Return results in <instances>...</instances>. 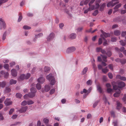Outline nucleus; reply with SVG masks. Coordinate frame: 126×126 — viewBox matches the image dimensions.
<instances>
[{"mask_svg":"<svg viewBox=\"0 0 126 126\" xmlns=\"http://www.w3.org/2000/svg\"><path fill=\"white\" fill-rule=\"evenodd\" d=\"M55 37L54 34L53 32L51 33L47 38V40L50 42L53 40Z\"/></svg>","mask_w":126,"mask_h":126,"instance_id":"obj_4","label":"nucleus"},{"mask_svg":"<svg viewBox=\"0 0 126 126\" xmlns=\"http://www.w3.org/2000/svg\"><path fill=\"white\" fill-rule=\"evenodd\" d=\"M94 59H93V61H92V64L93 66V68H94V71H95L97 69V67L95 64L94 63Z\"/></svg>","mask_w":126,"mask_h":126,"instance_id":"obj_24","label":"nucleus"},{"mask_svg":"<svg viewBox=\"0 0 126 126\" xmlns=\"http://www.w3.org/2000/svg\"><path fill=\"white\" fill-rule=\"evenodd\" d=\"M19 17L18 18V22H20L22 19V16L21 14V13H19Z\"/></svg>","mask_w":126,"mask_h":126,"instance_id":"obj_39","label":"nucleus"},{"mask_svg":"<svg viewBox=\"0 0 126 126\" xmlns=\"http://www.w3.org/2000/svg\"><path fill=\"white\" fill-rule=\"evenodd\" d=\"M92 90V88L91 87H90L87 90L86 92L87 94H86V96H85L84 95H83V97L84 98L86 97V96Z\"/></svg>","mask_w":126,"mask_h":126,"instance_id":"obj_32","label":"nucleus"},{"mask_svg":"<svg viewBox=\"0 0 126 126\" xmlns=\"http://www.w3.org/2000/svg\"><path fill=\"white\" fill-rule=\"evenodd\" d=\"M108 75L109 78L110 79H111L113 78V75L112 73H108Z\"/></svg>","mask_w":126,"mask_h":126,"instance_id":"obj_55","label":"nucleus"},{"mask_svg":"<svg viewBox=\"0 0 126 126\" xmlns=\"http://www.w3.org/2000/svg\"><path fill=\"white\" fill-rule=\"evenodd\" d=\"M28 109V107L27 106H25L23 107H22L18 111L20 113L25 112Z\"/></svg>","mask_w":126,"mask_h":126,"instance_id":"obj_11","label":"nucleus"},{"mask_svg":"<svg viewBox=\"0 0 126 126\" xmlns=\"http://www.w3.org/2000/svg\"><path fill=\"white\" fill-rule=\"evenodd\" d=\"M43 35V34L42 33H40L38 34H36L35 35V38H34L33 39V41L35 42L36 41V40L35 39H37L38 38L40 37H41Z\"/></svg>","mask_w":126,"mask_h":126,"instance_id":"obj_20","label":"nucleus"},{"mask_svg":"<svg viewBox=\"0 0 126 126\" xmlns=\"http://www.w3.org/2000/svg\"><path fill=\"white\" fill-rule=\"evenodd\" d=\"M95 0H91V1L89 3V5L90 8L92 7L93 5H92V4L95 1Z\"/></svg>","mask_w":126,"mask_h":126,"instance_id":"obj_44","label":"nucleus"},{"mask_svg":"<svg viewBox=\"0 0 126 126\" xmlns=\"http://www.w3.org/2000/svg\"><path fill=\"white\" fill-rule=\"evenodd\" d=\"M121 5L122 4L120 3L117 4L114 8V9H118L119 8L121 7Z\"/></svg>","mask_w":126,"mask_h":126,"instance_id":"obj_49","label":"nucleus"},{"mask_svg":"<svg viewBox=\"0 0 126 126\" xmlns=\"http://www.w3.org/2000/svg\"><path fill=\"white\" fill-rule=\"evenodd\" d=\"M98 13V11L97 10H96L94 11V12L93 13V14L94 16H95Z\"/></svg>","mask_w":126,"mask_h":126,"instance_id":"obj_58","label":"nucleus"},{"mask_svg":"<svg viewBox=\"0 0 126 126\" xmlns=\"http://www.w3.org/2000/svg\"><path fill=\"white\" fill-rule=\"evenodd\" d=\"M106 6V4L105 3H103L102 5L100 7V11H102L104 7Z\"/></svg>","mask_w":126,"mask_h":126,"instance_id":"obj_38","label":"nucleus"},{"mask_svg":"<svg viewBox=\"0 0 126 126\" xmlns=\"http://www.w3.org/2000/svg\"><path fill=\"white\" fill-rule=\"evenodd\" d=\"M50 82V84L51 85H54L56 82V80L55 78H54L53 79L50 80L49 81Z\"/></svg>","mask_w":126,"mask_h":126,"instance_id":"obj_25","label":"nucleus"},{"mask_svg":"<svg viewBox=\"0 0 126 126\" xmlns=\"http://www.w3.org/2000/svg\"><path fill=\"white\" fill-rule=\"evenodd\" d=\"M116 78L118 79H119L121 80L124 81L125 80H126V78L124 77H121L120 75H118L116 76Z\"/></svg>","mask_w":126,"mask_h":126,"instance_id":"obj_21","label":"nucleus"},{"mask_svg":"<svg viewBox=\"0 0 126 126\" xmlns=\"http://www.w3.org/2000/svg\"><path fill=\"white\" fill-rule=\"evenodd\" d=\"M47 79L49 81L53 79L54 78L53 75L51 74H50L49 75H47L46 76Z\"/></svg>","mask_w":126,"mask_h":126,"instance_id":"obj_15","label":"nucleus"},{"mask_svg":"<svg viewBox=\"0 0 126 126\" xmlns=\"http://www.w3.org/2000/svg\"><path fill=\"white\" fill-rule=\"evenodd\" d=\"M103 80L104 82H105L107 80V77L105 76H104L103 77Z\"/></svg>","mask_w":126,"mask_h":126,"instance_id":"obj_54","label":"nucleus"},{"mask_svg":"<svg viewBox=\"0 0 126 126\" xmlns=\"http://www.w3.org/2000/svg\"><path fill=\"white\" fill-rule=\"evenodd\" d=\"M36 87L37 89L39 90L41 89V86L40 84L37 83L36 85Z\"/></svg>","mask_w":126,"mask_h":126,"instance_id":"obj_37","label":"nucleus"},{"mask_svg":"<svg viewBox=\"0 0 126 126\" xmlns=\"http://www.w3.org/2000/svg\"><path fill=\"white\" fill-rule=\"evenodd\" d=\"M23 28L25 30H29L31 28L30 27L27 25L24 26L23 27Z\"/></svg>","mask_w":126,"mask_h":126,"instance_id":"obj_53","label":"nucleus"},{"mask_svg":"<svg viewBox=\"0 0 126 126\" xmlns=\"http://www.w3.org/2000/svg\"><path fill=\"white\" fill-rule=\"evenodd\" d=\"M22 96V95L19 93H17L16 94V96L17 98H20Z\"/></svg>","mask_w":126,"mask_h":126,"instance_id":"obj_46","label":"nucleus"},{"mask_svg":"<svg viewBox=\"0 0 126 126\" xmlns=\"http://www.w3.org/2000/svg\"><path fill=\"white\" fill-rule=\"evenodd\" d=\"M77 36L76 34L75 33H73L70 34L69 36V38L72 39H75Z\"/></svg>","mask_w":126,"mask_h":126,"instance_id":"obj_17","label":"nucleus"},{"mask_svg":"<svg viewBox=\"0 0 126 126\" xmlns=\"http://www.w3.org/2000/svg\"><path fill=\"white\" fill-rule=\"evenodd\" d=\"M6 84V83L5 81H3L1 82H0V88H4Z\"/></svg>","mask_w":126,"mask_h":126,"instance_id":"obj_29","label":"nucleus"},{"mask_svg":"<svg viewBox=\"0 0 126 126\" xmlns=\"http://www.w3.org/2000/svg\"><path fill=\"white\" fill-rule=\"evenodd\" d=\"M107 88V91L108 93H110L112 91V89L111 88V85L109 83H107L106 84Z\"/></svg>","mask_w":126,"mask_h":126,"instance_id":"obj_8","label":"nucleus"},{"mask_svg":"<svg viewBox=\"0 0 126 126\" xmlns=\"http://www.w3.org/2000/svg\"><path fill=\"white\" fill-rule=\"evenodd\" d=\"M15 64V63L14 62H13L10 63V67H12Z\"/></svg>","mask_w":126,"mask_h":126,"instance_id":"obj_59","label":"nucleus"},{"mask_svg":"<svg viewBox=\"0 0 126 126\" xmlns=\"http://www.w3.org/2000/svg\"><path fill=\"white\" fill-rule=\"evenodd\" d=\"M122 107V104L120 103L119 102L117 101L116 109L118 110H120Z\"/></svg>","mask_w":126,"mask_h":126,"instance_id":"obj_18","label":"nucleus"},{"mask_svg":"<svg viewBox=\"0 0 126 126\" xmlns=\"http://www.w3.org/2000/svg\"><path fill=\"white\" fill-rule=\"evenodd\" d=\"M101 32L102 34L100 35V36L103 38H104V36L105 38L109 37L110 36V34L109 33H106L102 31H101Z\"/></svg>","mask_w":126,"mask_h":126,"instance_id":"obj_10","label":"nucleus"},{"mask_svg":"<svg viewBox=\"0 0 126 126\" xmlns=\"http://www.w3.org/2000/svg\"><path fill=\"white\" fill-rule=\"evenodd\" d=\"M120 44L122 46H125L126 44V40L124 41L123 40H121L120 41Z\"/></svg>","mask_w":126,"mask_h":126,"instance_id":"obj_28","label":"nucleus"},{"mask_svg":"<svg viewBox=\"0 0 126 126\" xmlns=\"http://www.w3.org/2000/svg\"><path fill=\"white\" fill-rule=\"evenodd\" d=\"M8 0H0V6L3 3L7 2Z\"/></svg>","mask_w":126,"mask_h":126,"instance_id":"obj_47","label":"nucleus"},{"mask_svg":"<svg viewBox=\"0 0 126 126\" xmlns=\"http://www.w3.org/2000/svg\"><path fill=\"white\" fill-rule=\"evenodd\" d=\"M55 89H51L49 92L50 94H53L55 92Z\"/></svg>","mask_w":126,"mask_h":126,"instance_id":"obj_51","label":"nucleus"},{"mask_svg":"<svg viewBox=\"0 0 126 126\" xmlns=\"http://www.w3.org/2000/svg\"><path fill=\"white\" fill-rule=\"evenodd\" d=\"M50 86L48 85H46L44 87V89L43 88L42 89V92H47L50 89Z\"/></svg>","mask_w":126,"mask_h":126,"instance_id":"obj_7","label":"nucleus"},{"mask_svg":"<svg viewBox=\"0 0 126 126\" xmlns=\"http://www.w3.org/2000/svg\"><path fill=\"white\" fill-rule=\"evenodd\" d=\"M115 61L118 62H120L122 64L125 63H126V60H123V62H122L121 60L119 58H117L115 60Z\"/></svg>","mask_w":126,"mask_h":126,"instance_id":"obj_23","label":"nucleus"},{"mask_svg":"<svg viewBox=\"0 0 126 126\" xmlns=\"http://www.w3.org/2000/svg\"><path fill=\"white\" fill-rule=\"evenodd\" d=\"M103 99L104 102H105L106 103H107L109 105L110 104L109 102L107 101L106 98L105 96L104 97Z\"/></svg>","mask_w":126,"mask_h":126,"instance_id":"obj_60","label":"nucleus"},{"mask_svg":"<svg viewBox=\"0 0 126 126\" xmlns=\"http://www.w3.org/2000/svg\"><path fill=\"white\" fill-rule=\"evenodd\" d=\"M101 56L102 57L103 61L105 62H107V60L106 59L107 56L105 55H101Z\"/></svg>","mask_w":126,"mask_h":126,"instance_id":"obj_31","label":"nucleus"},{"mask_svg":"<svg viewBox=\"0 0 126 126\" xmlns=\"http://www.w3.org/2000/svg\"><path fill=\"white\" fill-rule=\"evenodd\" d=\"M30 76V74L29 73L27 74L26 75L24 74H22L20 76L18 79L19 80H22L24 79H27L29 78Z\"/></svg>","mask_w":126,"mask_h":126,"instance_id":"obj_3","label":"nucleus"},{"mask_svg":"<svg viewBox=\"0 0 126 126\" xmlns=\"http://www.w3.org/2000/svg\"><path fill=\"white\" fill-rule=\"evenodd\" d=\"M14 109L13 108L11 109L9 111V114L10 115L12 114L13 112L14 111Z\"/></svg>","mask_w":126,"mask_h":126,"instance_id":"obj_61","label":"nucleus"},{"mask_svg":"<svg viewBox=\"0 0 126 126\" xmlns=\"http://www.w3.org/2000/svg\"><path fill=\"white\" fill-rule=\"evenodd\" d=\"M103 39L104 40V41L103 42V45L104 46H106L108 45V44L107 42V41L104 38H103Z\"/></svg>","mask_w":126,"mask_h":126,"instance_id":"obj_63","label":"nucleus"},{"mask_svg":"<svg viewBox=\"0 0 126 126\" xmlns=\"http://www.w3.org/2000/svg\"><path fill=\"white\" fill-rule=\"evenodd\" d=\"M43 121L47 126V125H47V124L49 121V120L48 119L46 118H44L43 120Z\"/></svg>","mask_w":126,"mask_h":126,"instance_id":"obj_26","label":"nucleus"},{"mask_svg":"<svg viewBox=\"0 0 126 126\" xmlns=\"http://www.w3.org/2000/svg\"><path fill=\"white\" fill-rule=\"evenodd\" d=\"M9 65L8 64H5L3 66L4 67L5 69H6L7 71H9L10 70L9 69Z\"/></svg>","mask_w":126,"mask_h":126,"instance_id":"obj_33","label":"nucleus"},{"mask_svg":"<svg viewBox=\"0 0 126 126\" xmlns=\"http://www.w3.org/2000/svg\"><path fill=\"white\" fill-rule=\"evenodd\" d=\"M76 50L75 47H70L67 48L66 52L68 53H71L74 51Z\"/></svg>","mask_w":126,"mask_h":126,"instance_id":"obj_6","label":"nucleus"},{"mask_svg":"<svg viewBox=\"0 0 126 126\" xmlns=\"http://www.w3.org/2000/svg\"><path fill=\"white\" fill-rule=\"evenodd\" d=\"M88 69V68L87 67L84 68L82 71V74L83 75L85 74L87 72Z\"/></svg>","mask_w":126,"mask_h":126,"instance_id":"obj_34","label":"nucleus"},{"mask_svg":"<svg viewBox=\"0 0 126 126\" xmlns=\"http://www.w3.org/2000/svg\"><path fill=\"white\" fill-rule=\"evenodd\" d=\"M117 40V38L116 37H113L111 38V41L112 42H116Z\"/></svg>","mask_w":126,"mask_h":126,"instance_id":"obj_56","label":"nucleus"},{"mask_svg":"<svg viewBox=\"0 0 126 126\" xmlns=\"http://www.w3.org/2000/svg\"><path fill=\"white\" fill-rule=\"evenodd\" d=\"M11 75L14 77H16V76L17 74V72L16 70L15 69H12L11 71Z\"/></svg>","mask_w":126,"mask_h":126,"instance_id":"obj_16","label":"nucleus"},{"mask_svg":"<svg viewBox=\"0 0 126 126\" xmlns=\"http://www.w3.org/2000/svg\"><path fill=\"white\" fill-rule=\"evenodd\" d=\"M120 93V90H118V91L114 94V96L115 97H117L119 96Z\"/></svg>","mask_w":126,"mask_h":126,"instance_id":"obj_22","label":"nucleus"},{"mask_svg":"<svg viewBox=\"0 0 126 126\" xmlns=\"http://www.w3.org/2000/svg\"><path fill=\"white\" fill-rule=\"evenodd\" d=\"M102 39L101 38H99L98 41V44L100 45L102 43Z\"/></svg>","mask_w":126,"mask_h":126,"instance_id":"obj_57","label":"nucleus"},{"mask_svg":"<svg viewBox=\"0 0 126 126\" xmlns=\"http://www.w3.org/2000/svg\"><path fill=\"white\" fill-rule=\"evenodd\" d=\"M31 93L29 94H26L24 96L25 99H27L28 97L32 98L34 97L35 95V93L36 92V90L34 88H32L30 89Z\"/></svg>","mask_w":126,"mask_h":126,"instance_id":"obj_1","label":"nucleus"},{"mask_svg":"<svg viewBox=\"0 0 126 126\" xmlns=\"http://www.w3.org/2000/svg\"><path fill=\"white\" fill-rule=\"evenodd\" d=\"M92 81L91 80H89L86 82V84L88 85H91L92 84Z\"/></svg>","mask_w":126,"mask_h":126,"instance_id":"obj_43","label":"nucleus"},{"mask_svg":"<svg viewBox=\"0 0 126 126\" xmlns=\"http://www.w3.org/2000/svg\"><path fill=\"white\" fill-rule=\"evenodd\" d=\"M6 24L4 20L2 18H0V29H1L2 27L4 28Z\"/></svg>","mask_w":126,"mask_h":126,"instance_id":"obj_5","label":"nucleus"},{"mask_svg":"<svg viewBox=\"0 0 126 126\" xmlns=\"http://www.w3.org/2000/svg\"><path fill=\"white\" fill-rule=\"evenodd\" d=\"M119 2V1L117 2L116 3H113L111 1L109 2L107 4V6L108 7H109L110 6L113 7L116 4L118 3Z\"/></svg>","mask_w":126,"mask_h":126,"instance_id":"obj_14","label":"nucleus"},{"mask_svg":"<svg viewBox=\"0 0 126 126\" xmlns=\"http://www.w3.org/2000/svg\"><path fill=\"white\" fill-rule=\"evenodd\" d=\"M38 82L41 84L44 83L45 81V79L43 77H40L38 78L37 80Z\"/></svg>","mask_w":126,"mask_h":126,"instance_id":"obj_13","label":"nucleus"},{"mask_svg":"<svg viewBox=\"0 0 126 126\" xmlns=\"http://www.w3.org/2000/svg\"><path fill=\"white\" fill-rule=\"evenodd\" d=\"M27 105H30L33 104L34 103V102L32 100H28L27 101Z\"/></svg>","mask_w":126,"mask_h":126,"instance_id":"obj_50","label":"nucleus"},{"mask_svg":"<svg viewBox=\"0 0 126 126\" xmlns=\"http://www.w3.org/2000/svg\"><path fill=\"white\" fill-rule=\"evenodd\" d=\"M120 32L119 30H115L114 32V34L116 36H118L120 35Z\"/></svg>","mask_w":126,"mask_h":126,"instance_id":"obj_30","label":"nucleus"},{"mask_svg":"<svg viewBox=\"0 0 126 126\" xmlns=\"http://www.w3.org/2000/svg\"><path fill=\"white\" fill-rule=\"evenodd\" d=\"M97 90L100 93L102 92V89L99 85L97 86Z\"/></svg>","mask_w":126,"mask_h":126,"instance_id":"obj_42","label":"nucleus"},{"mask_svg":"<svg viewBox=\"0 0 126 126\" xmlns=\"http://www.w3.org/2000/svg\"><path fill=\"white\" fill-rule=\"evenodd\" d=\"M102 48L100 47H97L95 49V51L97 52H101L102 50Z\"/></svg>","mask_w":126,"mask_h":126,"instance_id":"obj_48","label":"nucleus"},{"mask_svg":"<svg viewBox=\"0 0 126 126\" xmlns=\"http://www.w3.org/2000/svg\"><path fill=\"white\" fill-rule=\"evenodd\" d=\"M109 67L110 69L112 70L113 69V65L112 64L109 65Z\"/></svg>","mask_w":126,"mask_h":126,"instance_id":"obj_62","label":"nucleus"},{"mask_svg":"<svg viewBox=\"0 0 126 126\" xmlns=\"http://www.w3.org/2000/svg\"><path fill=\"white\" fill-rule=\"evenodd\" d=\"M50 70L49 67H45L44 68V70L45 72H48Z\"/></svg>","mask_w":126,"mask_h":126,"instance_id":"obj_45","label":"nucleus"},{"mask_svg":"<svg viewBox=\"0 0 126 126\" xmlns=\"http://www.w3.org/2000/svg\"><path fill=\"white\" fill-rule=\"evenodd\" d=\"M102 72L105 74H106L109 71V70L107 69V67L105 68H102Z\"/></svg>","mask_w":126,"mask_h":126,"instance_id":"obj_27","label":"nucleus"},{"mask_svg":"<svg viewBox=\"0 0 126 126\" xmlns=\"http://www.w3.org/2000/svg\"><path fill=\"white\" fill-rule=\"evenodd\" d=\"M0 73L2 75L4 76V78H8L9 76V74L8 72H6L3 71H1Z\"/></svg>","mask_w":126,"mask_h":126,"instance_id":"obj_12","label":"nucleus"},{"mask_svg":"<svg viewBox=\"0 0 126 126\" xmlns=\"http://www.w3.org/2000/svg\"><path fill=\"white\" fill-rule=\"evenodd\" d=\"M87 90L85 89H83V91H82L80 92V93L81 94H83L84 93V95H85V96H86V94H87Z\"/></svg>","mask_w":126,"mask_h":126,"instance_id":"obj_40","label":"nucleus"},{"mask_svg":"<svg viewBox=\"0 0 126 126\" xmlns=\"http://www.w3.org/2000/svg\"><path fill=\"white\" fill-rule=\"evenodd\" d=\"M126 35V32H122L121 35L122 37H124Z\"/></svg>","mask_w":126,"mask_h":126,"instance_id":"obj_64","label":"nucleus"},{"mask_svg":"<svg viewBox=\"0 0 126 126\" xmlns=\"http://www.w3.org/2000/svg\"><path fill=\"white\" fill-rule=\"evenodd\" d=\"M12 102L11 101L10 99H6L4 102V103L6 106H8L11 105Z\"/></svg>","mask_w":126,"mask_h":126,"instance_id":"obj_9","label":"nucleus"},{"mask_svg":"<svg viewBox=\"0 0 126 126\" xmlns=\"http://www.w3.org/2000/svg\"><path fill=\"white\" fill-rule=\"evenodd\" d=\"M27 104V102L25 100L24 101L21 103V105L22 106H25Z\"/></svg>","mask_w":126,"mask_h":126,"instance_id":"obj_52","label":"nucleus"},{"mask_svg":"<svg viewBox=\"0 0 126 126\" xmlns=\"http://www.w3.org/2000/svg\"><path fill=\"white\" fill-rule=\"evenodd\" d=\"M11 91V89L9 88H6L4 90V92L5 93H8L10 92Z\"/></svg>","mask_w":126,"mask_h":126,"instance_id":"obj_41","label":"nucleus"},{"mask_svg":"<svg viewBox=\"0 0 126 126\" xmlns=\"http://www.w3.org/2000/svg\"><path fill=\"white\" fill-rule=\"evenodd\" d=\"M113 83H112V84L113 85V88L114 90H116L118 89V87L119 88H122L125 86V83L123 82H120L118 83L117 86L116 85H114Z\"/></svg>","mask_w":126,"mask_h":126,"instance_id":"obj_2","label":"nucleus"},{"mask_svg":"<svg viewBox=\"0 0 126 126\" xmlns=\"http://www.w3.org/2000/svg\"><path fill=\"white\" fill-rule=\"evenodd\" d=\"M95 8L94 6H93L92 7L90 8L89 6V7L87 9L85 10L84 13L85 14H86L88 13L89 11L91 10L94 9Z\"/></svg>","mask_w":126,"mask_h":126,"instance_id":"obj_19","label":"nucleus"},{"mask_svg":"<svg viewBox=\"0 0 126 126\" xmlns=\"http://www.w3.org/2000/svg\"><path fill=\"white\" fill-rule=\"evenodd\" d=\"M21 122H15L14 123L12 124L11 126H16L17 125H19L20 124Z\"/></svg>","mask_w":126,"mask_h":126,"instance_id":"obj_36","label":"nucleus"},{"mask_svg":"<svg viewBox=\"0 0 126 126\" xmlns=\"http://www.w3.org/2000/svg\"><path fill=\"white\" fill-rule=\"evenodd\" d=\"M16 83V80L13 79H11L10 81V84H15Z\"/></svg>","mask_w":126,"mask_h":126,"instance_id":"obj_35","label":"nucleus"}]
</instances>
